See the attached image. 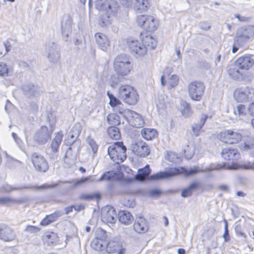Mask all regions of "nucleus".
<instances>
[{"instance_id":"obj_22","label":"nucleus","mask_w":254,"mask_h":254,"mask_svg":"<svg viewBox=\"0 0 254 254\" xmlns=\"http://www.w3.org/2000/svg\"><path fill=\"white\" fill-rule=\"evenodd\" d=\"M133 228L137 233L143 234L148 230L149 226L146 220L140 217L137 218L134 223Z\"/></svg>"},{"instance_id":"obj_3","label":"nucleus","mask_w":254,"mask_h":254,"mask_svg":"<svg viewBox=\"0 0 254 254\" xmlns=\"http://www.w3.org/2000/svg\"><path fill=\"white\" fill-rule=\"evenodd\" d=\"M108 235L106 231L98 228L95 232V238L91 241V247L100 252L105 251L107 253H114L121 247V242L111 240L108 241Z\"/></svg>"},{"instance_id":"obj_35","label":"nucleus","mask_w":254,"mask_h":254,"mask_svg":"<svg viewBox=\"0 0 254 254\" xmlns=\"http://www.w3.org/2000/svg\"><path fill=\"white\" fill-rule=\"evenodd\" d=\"M123 174L120 172L111 171L104 174L103 178L108 180H118L123 177Z\"/></svg>"},{"instance_id":"obj_20","label":"nucleus","mask_w":254,"mask_h":254,"mask_svg":"<svg viewBox=\"0 0 254 254\" xmlns=\"http://www.w3.org/2000/svg\"><path fill=\"white\" fill-rule=\"evenodd\" d=\"M43 243L47 246H55L60 243V238L57 233L53 231H46L42 236Z\"/></svg>"},{"instance_id":"obj_19","label":"nucleus","mask_w":254,"mask_h":254,"mask_svg":"<svg viewBox=\"0 0 254 254\" xmlns=\"http://www.w3.org/2000/svg\"><path fill=\"white\" fill-rule=\"evenodd\" d=\"M52 132L46 126H42L36 133V141L40 144H45L51 139Z\"/></svg>"},{"instance_id":"obj_17","label":"nucleus","mask_w":254,"mask_h":254,"mask_svg":"<svg viewBox=\"0 0 254 254\" xmlns=\"http://www.w3.org/2000/svg\"><path fill=\"white\" fill-rule=\"evenodd\" d=\"M235 64L241 70H249L254 65V56L249 54L242 56L236 60Z\"/></svg>"},{"instance_id":"obj_60","label":"nucleus","mask_w":254,"mask_h":254,"mask_svg":"<svg viewBox=\"0 0 254 254\" xmlns=\"http://www.w3.org/2000/svg\"><path fill=\"white\" fill-rule=\"evenodd\" d=\"M56 186H57V184H54V185H44L42 187L44 188L47 189V188H54V187H56Z\"/></svg>"},{"instance_id":"obj_48","label":"nucleus","mask_w":254,"mask_h":254,"mask_svg":"<svg viewBox=\"0 0 254 254\" xmlns=\"http://www.w3.org/2000/svg\"><path fill=\"white\" fill-rule=\"evenodd\" d=\"M248 113L251 116L254 117V102L251 103L249 105Z\"/></svg>"},{"instance_id":"obj_54","label":"nucleus","mask_w":254,"mask_h":254,"mask_svg":"<svg viewBox=\"0 0 254 254\" xmlns=\"http://www.w3.org/2000/svg\"><path fill=\"white\" fill-rule=\"evenodd\" d=\"M85 207L83 205L80 204L77 206H74V209L75 210L77 211H79L80 210H83L84 209Z\"/></svg>"},{"instance_id":"obj_18","label":"nucleus","mask_w":254,"mask_h":254,"mask_svg":"<svg viewBox=\"0 0 254 254\" xmlns=\"http://www.w3.org/2000/svg\"><path fill=\"white\" fill-rule=\"evenodd\" d=\"M127 119L131 126L136 128L142 127L144 123L141 116L132 111H128Z\"/></svg>"},{"instance_id":"obj_57","label":"nucleus","mask_w":254,"mask_h":254,"mask_svg":"<svg viewBox=\"0 0 254 254\" xmlns=\"http://www.w3.org/2000/svg\"><path fill=\"white\" fill-rule=\"evenodd\" d=\"M237 195L238 196H241V197H244L246 195V194L243 191H238L237 192Z\"/></svg>"},{"instance_id":"obj_62","label":"nucleus","mask_w":254,"mask_h":254,"mask_svg":"<svg viewBox=\"0 0 254 254\" xmlns=\"http://www.w3.org/2000/svg\"><path fill=\"white\" fill-rule=\"evenodd\" d=\"M90 227L89 226L86 227V230L87 232H89L90 231Z\"/></svg>"},{"instance_id":"obj_46","label":"nucleus","mask_w":254,"mask_h":254,"mask_svg":"<svg viewBox=\"0 0 254 254\" xmlns=\"http://www.w3.org/2000/svg\"><path fill=\"white\" fill-rule=\"evenodd\" d=\"M254 148V141L246 142L243 149L244 150H248Z\"/></svg>"},{"instance_id":"obj_45","label":"nucleus","mask_w":254,"mask_h":254,"mask_svg":"<svg viewBox=\"0 0 254 254\" xmlns=\"http://www.w3.org/2000/svg\"><path fill=\"white\" fill-rule=\"evenodd\" d=\"M16 189L15 188L12 187L8 185H4L1 188V191L4 192H9L15 190Z\"/></svg>"},{"instance_id":"obj_23","label":"nucleus","mask_w":254,"mask_h":254,"mask_svg":"<svg viewBox=\"0 0 254 254\" xmlns=\"http://www.w3.org/2000/svg\"><path fill=\"white\" fill-rule=\"evenodd\" d=\"M16 237L15 233L13 229L9 227L5 226L0 229V238L5 242L12 241Z\"/></svg>"},{"instance_id":"obj_11","label":"nucleus","mask_w":254,"mask_h":254,"mask_svg":"<svg viewBox=\"0 0 254 254\" xmlns=\"http://www.w3.org/2000/svg\"><path fill=\"white\" fill-rule=\"evenodd\" d=\"M217 139L225 143L236 144L242 139V134L233 129H225L219 132L217 135Z\"/></svg>"},{"instance_id":"obj_25","label":"nucleus","mask_w":254,"mask_h":254,"mask_svg":"<svg viewBox=\"0 0 254 254\" xmlns=\"http://www.w3.org/2000/svg\"><path fill=\"white\" fill-rule=\"evenodd\" d=\"M96 41L100 48L106 51L110 46V41L107 37L102 33H97L95 35Z\"/></svg>"},{"instance_id":"obj_47","label":"nucleus","mask_w":254,"mask_h":254,"mask_svg":"<svg viewBox=\"0 0 254 254\" xmlns=\"http://www.w3.org/2000/svg\"><path fill=\"white\" fill-rule=\"evenodd\" d=\"M84 199H92L93 198H96L97 199H100L101 198V194L99 193H96L92 195H85L83 197Z\"/></svg>"},{"instance_id":"obj_53","label":"nucleus","mask_w":254,"mask_h":254,"mask_svg":"<svg viewBox=\"0 0 254 254\" xmlns=\"http://www.w3.org/2000/svg\"><path fill=\"white\" fill-rule=\"evenodd\" d=\"M151 193L154 195H159L162 193V192L161 190H153L151 191Z\"/></svg>"},{"instance_id":"obj_12","label":"nucleus","mask_w":254,"mask_h":254,"mask_svg":"<svg viewBox=\"0 0 254 254\" xmlns=\"http://www.w3.org/2000/svg\"><path fill=\"white\" fill-rule=\"evenodd\" d=\"M234 98L238 103L249 102L254 98V88L249 86L244 89L237 88L234 92Z\"/></svg>"},{"instance_id":"obj_32","label":"nucleus","mask_w":254,"mask_h":254,"mask_svg":"<svg viewBox=\"0 0 254 254\" xmlns=\"http://www.w3.org/2000/svg\"><path fill=\"white\" fill-rule=\"evenodd\" d=\"M108 134L109 137L114 140H118L121 138L120 131L116 127L111 126L108 127L107 130Z\"/></svg>"},{"instance_id":"obj_43","label":"nucleus","mask_w":254,"mask_h":254,"mask_svg":"<svg viewBox=\"0 0 254 254\" xmlns=\"http://www.w3.org/2000/svg\"><path fill=\"white\" fill-rule=\"evenodd\" d=\"M26 230L30 233H36L39 232L41 230L40 228L39 227L32 225L28 226L26 227Z\"/></svg>"},{"instance_id":"obj_21","label":"nucleus","mask_w":254,"mask_h":254,"mask_svg":"<svg viewBox=\"0 0 254 254\" xmlns=\"http://www.w3.org/2000/svg\"><path fill=\"white\" fill-rule=\"evenodd\" d=\"M118 218L120 223L124 225H130L133 221L132 214L127 210H120L118 213Z\"/></svg>"},{"instance_id":"obj_6","label":"nucleus","mask_w":254,"mask_h":254,"mask_svg":"<svg viewBox=\"0 0 254 254\" xmlns=\"http://www.w3.org/2000/svg\"><path fill=\"white\" fill-rule=\"evenodd\" d=\"M118 94L121 99L129 105H135L139 100L137 91L129 85L121 86L118 90Z\"/></svg>"},{"instance_id":"obj_56","label":"nucleus","mask_w":254,"mask_h":254,"mask_svg":"<svg viewBox=\"0 0 254 254\" xmlns=\"http://www.w3.org/2000/svg\"><path fill=\"white\" fill-rule=\"evenodd\" d=\"M5 47L6 52H8L10 50L11 45H10V43L8 41H7L5 43Z\"/></svg>"},{"instance_id":"obj_27","label":"nucleus","mask_w":254,"mask_h":254,"mask_svg":"<svg viewBox=\"0 0 254 254\" xmlns=\"http://www.w3.org/2000/svg\"><path fill=\"white\" fill-rule=\"evenodd\" d=\"M64 134L62 131H60L56 133L51 144L52 151L54 153H58L60 146L62 142Z\"/></svg>"},{"instance_id":"obj_61","label":"nucleus","mask_w":254,"mask_h":254,"mask_svg":"<svg viewBox=\"0 0 254 254\" xmlns=\"http://www.w3.org/2000/svg\"><path fill=\"white\" fill-rule=\"evenodd\" d=\"M79 170H80V171L82 173H85V171H86L85 169H84V168H83V167H80V168H79Z\"/></svg>"},{"instance_id":"obj_5","label":"nucleus","mask_w":254,"mask_h":254,"mask_svg":"<svg viewBox=\"0 0 254 254\" xmlns=\"http://www.w3.org/2000/svg\"><path fill=\"white\" fill-rule=\"evenodd\" d=\"M113 68L119 77L128 75L133 68L130 56L121 54L116 57L114 60Z\"/></svg>"},{"instance_id":"obj_8","label":"nucleus","mask_w":254,"mask_h":254,"mask_svg":"<svg viewBox=\"0 0 254 254\" xmlns=\"http://www.w3.org/2000/svg\"><path fill=\"white\" fill-rule=\"evenodd\" d=\"M136 23L142 28L143 32L153 33L159 27V21L153 16L148 14H141L136 17Z\"/></svg>"},{"instance_id":"obj_10","label":"nucleus","mask_w":254,"mask_h":254,"mask_svg":"<svg viewBox=\"0 0 254 254\" xmlns=\"http://www.w3.org/2000/svg\"><path fill=\"white\" fill-rule=\"evenodd\" d=\"M188 93L191 100L195 101H200L204 94L205 86L200 81H193L188 85Z\"/></svg>"},{"instance_id":"obj_37","label":"nucleus","mask_w":254,"mask_h":254,"mask_svg":"<svg viewBox=\"0 0 254 254\" xmlns=\"http://www.w3.org/2000/svg\"><path fill=\"white\" fill-rule=\"evenodd\" d=\"M194 154V147L192 145H186L183 150V154L187 159H190Z\"/></svg>"},{"instance_id":"obj_4","label":"nucleus","mask_w":254,"mask_h":254,"mask_svg":"<svg viewBox=\"0 0 254 254\" xmlns=\"http://www.w3.org/2000/svg\"><path fill=\"white\" fill-rule=\"evenodd\" d=\"M200 170L197 167L187 170L184 167H171L164 172H159L151 175L150 179L152 180H159L166 179L180 174H183L186 177L194 175L199 173Z\"/></svg>"},{"instance_id":"obj_13","label":"nucleus","mask_w":254,"mask_h":254,"mask_svg":"<svg viewBox=\"0 0 254 254\" xmlns=\"http://www.w3.org/2000/svg\"><path fill=\"white\" fill-rule=\"evenodd\" d=\"M173 70L169 67L166 68L161 78L162 85H167L168 88H172L178 85L179 81V77L176 74H172Z\"/></svg>"},{"instance_id":"obj_36","label":"nucleus","mask_w":254,"mask_h":254,"mask_svg":"<svg viewBox=\"0 0 254 254\" xmlns=\"http://www.w3.org/2000/svg\"><path fill=\"white\" fill-rule=\"evenodd\" d=\"M107 121L113 127L118 126L121 123L120 117L116 113H110L107 117Z\"/></svg>"},{"instance_id":"obj_9","label":"nucleus","mask_w":254,"mask_h":254,"mask_svg":"<svg viewBox=\"0 0 254 254\" xmlns=\"http://www.w3.org/2000/svg\"><path fill=\"white\" fill-rule=\"evenodd\" d=\"M221 155L225 160L228 161H232V162L231 164L226 162L223 163L222 164H217L215 166V169L216 170H229V169L226 168L225 167H224V164H225L231 166L233 163H237V162H234L233 161L237 160V159H238L239 157L240 153L237 149L231 147H228L224 148L222 149ZM244 163H243V164ZM237 164H238V163ZM239 165L240 164H239ZM240 165H242V164H241Z\"/></svg>"},{"instance_id":"obj_33","label":"nucleus","mask_w":254,"mask_h":254,"mask_svg":"<svg viewBox=\"0 0 254 254\" xmlns=\"http://www.w3.org/2000/svg\"><path fill=\"white\" fill-rule=\"evenodd\" d=\"M199 186V184L198 182L191 183L188 188L182 190V196L187 197L191 196L192 193V190L197 189Z\"/></svg>"},{"instance_id":"obj_58","label":"nucleus","mask_w":254,"mask_h":254,"mask_svg":"<svg viewBox=\"0 0 254 254\" xmlns=\"http://www.w3.org/2000/svg\"><path fill=\"white\" fill-rule=\"evenodd\" d=\"M239 50V48L237 47L235 44H234L233 46V48H232V53H236Z\"/></svg>"},{"instance_id":"obj_52","label":"nucleus","mask_w":254,"mask_h":254,"mask_svg":"<svg viewBox=\"0 0 254 254\" xmlns=\"http://www.w3.org/2000/svg\"><path fill=\"white\" fill-rule=\"evenodd\" d=\"M186 111H187L188 112V113L190 114H191L192 113L190 105H189V104L186 105V106L185 107V108L184 110V114L185 113Z\"/></svg>"},{"instance_id":"obj_50","label":"nucleus","mask_w":254,"mask_h":254,"mask_svg":"<svg viewBox=\"0 0 254 254\" xmlns=\"http://www.w3.org/2000/svg\"><path fill=\"white\" fill-rule=\"evenodd\" d=\"M90 145L92 147V151L94 153H96L97 152L98 146L97 144L94 141H91L90 142Z\"/></svg>"},{"instance_id":"obj_16","label":"nucleus","mask_w":254,"mask_h":254,"mask_svg":"<svg viewBox=\"0 0 254 254\" xmlns=\"http://www.w3.org/2000/svg\"><path fill=\"white\" fill-rule=\"evenodd\" d=\"M132 152L140 157H145L149 155L150 148L148 144L143 140H137L132 143L131 146Z\"/></svg>"},{"instance_id":"obj_14","label":"nucleus","mask_w":254,"mask_h":254,"mask_svg":"<svg viewBox=\"0 0 254 254\" xmlns=\"http://www.w3.org/2000/svg\"><path fill=\"white\" fill-rule=\"evenodd\" d=\"M31 160L37 171L46 172L49 169L48 162L44 156L34 152L31 155Z\"/></svg>"},{"instance_id":"obj_29","label":"nucleus","mask_w":254,"mask_h":254,"mask_svg":"<svg viewBox=\"0 0 254 254\" xmlns=\"http://www.w3.org/2000/svg\"><path fill=\"white\" fill-rule=\"evenodd\" d=\"M229 169H244V170H254V162H246L242 165H239L237 163H233L230 166L224 164V167Z\"/></svg>"},{"instance_id":"obj_64","label":"nucleus","mask_w":254,"mask_h":254,"mask_svg":"<svg viewBox=\"0 0 254 254\" xmlns=\"http://www.w3.org/2000/svg\"><path fill=\"white\" fill-rule=\"evenodd\" d=\"M165 219H166V221H165L166 225L167 226L168 225V221L166 217H165Z\"/></svg>"},{"instance_id":"obj_42","label":"nucleus","mask_w":254,"mask_h":254,"mask_svg":"<svg viewBox=\"0 0 254 254\" xmlns=\"http://www.w3.org/2000/svg\"><path fill=\"white\" fill-rule=\"evenodd\" d=\"M15 200L8 197H0V204H6L14 202Z\"/></svg>"},{"instance_id":"obj_1","label":"nucleus","mask_w":254,"mask_h":254,"mask_svg":"<svg viewBox=\"0 0 254 254\" xmlns=\"http://www.w3.org/2000/svg\"><path fill=\"white\" fill-rule=\"evenodd\" d=\"M150 33L141 32L139 35V41L132 38L127 39L126 45L129 52L140 57L146 55L148 51L155 49L157 45V40Z\"/></svg>"},{"instance_id":"obj_40","label":"nucleus","mask_w":254,"mask_h":254,"mask_svg":"<svg viewBox=\"0 0 254 254\" xmlns=\"http://www.w3.org/2000/svg\"><path fill=\"white\" fill-rule=\"evenodd\" d=\"M9 69L8 65L2 62H0V76H8Z\"/></svg>"},{"instance_id":"obj_44","label":"nucleus","mask_w":254,"mask_h":254,"mask_svg":"<svg viewBox=\"0 0 254 254\" xmlns=\"http://www.w3.org/2000/svg\"><path fill=\"white\" fill-rule=\"evenodd\" d=\"M223 237L224 239L225 242H228L230 240V236L229 234V231L228 229V224L227 222H226V224L225 225V231Z\"/></svg>"},{"instance_id":"obj_41","label":"nucleus","mask_w":254,"mask_h":254,"mask_svg":"<svg viewBox=\"0 0 254 254\" xmlns=\"http://www.w3.org/2000/svg\"><path fill=\"white\" fill-rule=\"evenodd\" d=\"M93 181L91 176H88L85 177H82L80 179L77 180L74 183L75 186H78L82 184H85L87 182H91Z\"/></svg>"},{"instance_id":"obj_59","label":"nucleus","mask_w":254,"mask_h":254,"mask_svg":"<svg viewBox=\"0 0 254 254\" xmlns=\"http://www.w3.org/2000/svg\"><path fill=\"white\" fill-rule=\"evenodd\" d=\"M178 253L179 254H185L186 251L184 249H179L178 250Z\"/></svg>"},{"instance_id":"obj_31","label":"nucleus","mask_w":254,"mask_h":254,"mask_svg":"<svg viewBox=\"0 0 254 254\" xmlns=\"http://www.w3.org/2000/svg\"><path fill=\"white\" fill-rule=\"evenodd\" d=\"M142 137L147 140H150L157 137L158 135L156 129L153 128H144L141 131Z\"/></svg>"},{"instance_id":"obj_55","label":"nucleus","mask_w":254,"mask_h":254,"mask_svg":"<svg viewBox=\"0 0 254 254\" xmlns=\"http://www.w3.org/2000/svg\"><path fill=\"white\" fill-rule=\"evenodd\" d=\"M73 208H74V206L71 205L70 206H68L66 208H65V213L68 214L69 212H71L72 211Z\"/></svg>"},{"instance_id":"obj_28","label":"nucleus","mask_w":254,"mask_h":254,"mask_svg":"<svg viewBox=\"0 0 254 254\" xmlns=\"http://www.w3.org/2000/svg\"><path fill=\"white\" fill-rule=\"evenodd\" d=\"M61 214L60 211H56L54 212L47 215L40 222V224L42 226H46L55 222Z\"/></svg>"},{"instance_id":"obj_7","label":"nucleus","mask_w":254,"mask_h":254,"mask_svg":"<svg viewBox=\"0 0 254 254\" xmlns=\"http://www.w3.org/2000/svg\"><path fill=\"white\" fill-rule=\"evenodd\" d=\"M127 148L122 141H117L108 148L111 160L117 164L123 162L127 158Z\"/></svg>"},{"instance_id":"obj_15","label":"nucleus","mask_w":254,"mask_h":254,"mask_svg":"<svg viewBox=\"0 0 254 254\" xmlns=\"http://www.w3.org/2000/svg\"><path fill=\"white\" fill-rule=\"evenodd\" d=\"M118 214L115 208L112 206L104 207L101 212L102 221L107 225L115 224L117 221Z\"/></svg>"},{"instance_id":"obj_38","label":"nucleus","mask_w":254,"mask_h":254,"mask_svg":"<svg viewBox=\"0 0 254 254\" xmlns=\"http://www.w3.org/2000/svg\"><path fill=\"white\" fill-rule=\"evenodd\" d=\"M107 94L110 99L109 104L112 107L114 108L122 105V102L109 91H108Z\"/></svg>"},{"instance_id":"obj_30","label":"nucleus","mask_w":254,"mask_h":254,"mask_svg":"<svg viewBox=\"0 0 254 254\" xmlns=\"http://www.w3.org/2000/svg\"><path fill=\"white\" fill-rule=\"evenodd\" d=\"M151 173V169L149 165H146L142 168L139 169L137 174L135 176V180L139 181H144Z\"/></svg>"},{"instance_id":"obj_51","label":"nucleus","mask_w":254,"mask_h":254,"mask_svg":"<svg viewBox=\"0 0 254 254\" xmlns=\"http://www.w3.org/2000/svg\"><path fill=\"white\" fill-rule=\"evenodd\" d=\"M118 250H119L118 254H126V249L124 248L122 246V244L121 243V247L118 248Z\"/></svg>"},{"instance_id":"obj_63","label":"nucleus","mask_w":254,"mask_h":254,"mask_svg":"<svg viewBox=\"0 0 254 254\" xmlns=\"http://www.w3.org/2000/svg\"><path fill=\"white\" fill-rule=\"evenodd\" d=\"M251 123L253 127H254V118L252 119Z\"/></svg>"},{"instance_id":"obj_49","label":"nucleus","mask_w":254,"mask_h":254,"mask_svg":"<svg viewBox=\"0 0 254 254\" xmlns=\"http://www.w3.org/2000/svg\"><path fill=\"white\" fill-rule=\"evenodd\" d=\"M115 80H117V78L115 76L113 75L110 77L109 82L111 86L114 87L117 85L118 81H115Z\"/></svg>"},{"instance_id":"obj_26","label":"nucleus","mask_w":254,"mask_h":254,"mask_svg":"<svg viewBox=\"0 0 254 254\" xmlns=\"http://www.w3.org/2000/svg\"><path fill=\"white\" fill-rule=\"evenodd\" d=\"M150 6V0H133V7L135 11L140 12L147 11Z\"/></svg>"},{"instance_id":"obj_39","label":"nucleus","mask_w":254,"mask_h":254,"mask_svg":"<svg viewBox=\"0 0 254 254\" xmlns=\"http://www.w3.org/2000/svg\"><path fill=\"white\" fill-rule=\"evenodd\" d=\"M248 113V108L245 105L239 104L237 106L236 109L234 111V114L240 117L245 116Z\"/></svg>"},{"instance_id":"obj_24","label":"nucleus","mask_w":254,"mask_h":254,"mask_svg":"<svg viewBox=\"0 0 254 254\" xmlns=\"http://www.w3.org/2000/svg\"><path fill=\"white\" fill-rule=\"evenodd\" d=\"M241 70L235 64H231L229 66L227 72L229 76L234 80L244 79L245 75Z\"/></svg>"},{"instance_id":"obj_2","label":"nucleus","mask_w":254,"mask_h":254,"mask_svg":"<svg viewBox=\"0 0 254 254\" xmlns=\"http://www.w3.org/2000/svg\"><path fill=\"white\" fill-rule=\"evenodd\" d=\"M95 8L99 11V24L107 26L118 18L119 5L117 1L108 0H95ZM93 0H89V8L92 6Z\"/></svg>"},{"instance_id":"obj_34","label":"nucleus","mask_w":254,"mask_h":254,"mask_svg":"<svg viewBox=\"0 0 254 254\" xmlns=\"http://www.w3.org/2000/svg\"><path fill=\"white\" fill-rule=\"evenodd\" d=\"M208 116L206 115H202L200 120L199 123L195 124L192 127V131L195 135L197 136L199 134V132L204 126Z\"/></svg>"}]
</instances>
